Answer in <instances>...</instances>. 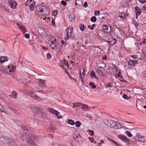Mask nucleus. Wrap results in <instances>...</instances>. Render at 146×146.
Listing matches in <instances>:
<instances>
[{
	"mask_svg": "<svg viewBox=\"0 0 146 146\" xmlns=\"http://www.w3.org/2000/svg\"><path fill=\"white\" fill-rule=\"evenodd\" d=\"M82 105L81 103L80 102L74 103L73 104V108H74L75 107H79Z\"/></svg>",
	"mask_w": 146,
	"mask_h": 146,
	"instance_id": "4be33fe9",
	"label": "nucleus"
},
{
	"mask_svg": "<svg viewBox=\"0 0 146 146\" xmlns=\"http://www.w3.org/2000/svg\"><path fill=\"white\" fill-rule=\"evenodd\" d=\"M30 97L32 98L35 99L38 101L41 100V99L38 96L35 92H32L30 93Z\"/></svg>",
	"mask_w": 146,
	"mask_h": 146,
	"instance_id": "39448f33",
	"label": "nucleus"
},
{
	"mask_svg": "<svg viewBox=\"0 0 146 146\" xmlns=\"http://www.w3.org/2000/svg\"><path fill=\"white\" fill-rule=\"evenodd\" d=\"M68 124L72 125H74L75 124L74 121L72 119H69L68 122Z\"/></svg>",
	"mask_w": 146,
	"mask_h": 146,
	"instance_id": "7c9ffc66",
	"label": "nucleus"
},
{
	"mask_svg": "<svg viewBox=\"0 0 146 146\" xmlns=\"http://www.w3.org/2000/svg\"><path fill=\"white\" fill-rule=\"evenodd\" d=\"M119 16L121 19H123L125 17V14L124 13H119Z\"/></svg>",
	"mask_w": 146,
	"mask_h": 146,
	"instance_id": "c9c22d12",
	"label": "nucleus"
},
{
	"mask_svg": "<svg viewBox=\"0 0 146 146\" xmlns=\"http://www.w3.org/2000/svg\"><path fill=\"white\" fill-rule=\"evenodd\" d=\"M31 47L35 51H38V50L36 49V48L35 47V46L32 45L31 46Z\"/></svg>",
	"mask_w": 146,
	"mask_h": 146,
	"instance_id": "603ef678",
	"label": "nucleus"
},
{
	"mask_svg": "<svg viewBox=\"0 0 146 146\" xmlns=\"http://www.w3.org/2000/svg\"><path fill=\"white\" fill-rule=\"evenodd\" d=\"M97 66L100 68H104L106 67L105 64L102 62H100L97 64Z\"/></svg>",
	"mask_w": 146,
	"mask_h": 146,
	"instance_id": "dca6fc26",
	"label": "nucleus"
},
{
	"mask_svg": "<svg viewBox=\"0 0 146 146\" xmlns=\"http://www.w3.org/2000/svg\"><path fill=\"white\" fill-rule=\"evenodd\" d=\"M35 2H33L30 6V9L31 11H33L34 10V7L35 5Z\"/></svg>",
	"mask_w": 146,
	"mask_h": 146,
	"instance_id": "b1692460",
	"label": "nucleus"
},
{
	"mask_svg": "<svg viewBox=\"0 0 146 146\" xmlns=\"http://www.w3.org/2000/svg\"><path fill=\"white\" fill-rule=\"evenodd\" d=\"M21 138L23 142H27L28 144L33 146L36 145L35 142L38 141L37 137L33 135L23 134Z\"/></svg>",
	"mask_w": 146,
	"mask_h": 146,
	"instance_id": "f257e3e1",
	"label": "nucleus"
},
{
	"mask_svg": "<svg viewBox=\"0 0 146 146\" xmlns=\"http://www.w3.org/2000/svg\"><path fill=\"white\" fill-rule=\"evenodd\" d=\"M9 5L11 8L13 9H15L16 8L17 3L15 1L12 0H9L8 1Z\"/></svg>",
	"mask_w": 146,
	"mask_h": 146,
	"instance_id": "6e6552de",
	"label": "nucleus"
},
{
	"mask_svg": "<svg viewBox=\"0 0 146 146\" xmlns=\"http://www.w3.org/2000/svg\"><path fill=\"white\" fill-rule=\"evenodd\" d=\"M22 128L23 130H24L25 131L26 130H28L27 127L25 126H22Z\"/></svg>",
	"mask_w": 146,
	"mask_h": 146,
	"instance_id": "6e6d98bb",
	"label": "nucleus"
},
{
	"mask_svg": "<svg viewBox=\"0 0 146 146\" xmlns=\"http://www.w3.org/2000/svg\"><path fill=\"white\" fill-rule=\"evenodd\" d=\"M100 13V12L99 10H96L94 11V15L96 16L99 15Z\"/></svg>",
	"mask_w": 146,
	"mask_h": 146,
	"instance_id": "37998d69",
	"label": "nucleus"
},
{
	"mask_svg": "<svg viewBox=\"0 0 146 146\" xmlns=\"http://www.w3.org/2000/svg\"><path fill=\"white\" fill-rule=\"evenodd\" d=\"M69 17L70 22H72L74 17V15L73 14H70Z\"/></svg>",
	"mask_w": 146,
	"mask_h": 146,
	"instance_id": "a878e982",
	"label": "nucleus"
},
{
	"mask_svg": "<svg viewBox=\"0 0 146 146\" xmlns=\"http://www.w3.org/2000/svg\"><path fill=\"white\" fill-rule=\"evenodd\" d=\"M57 43L56 42V39L53 41H52L50 42V43L49 44L50 45H51L52 44H53L56 43Z\"/></svg>",
	"mask_w": 146,
	"mask_h": 146,
	"instance_id": "58836bf2",
	"label": "nucleus"
},
{
	"mask_svg": "<svg viewBox=\"0 0 146 146\" xmlns=\"http://www.w3.org/2000/svg\"><path fill=\"white\" fill-rule=\"evenodd\" d=\"M89 85L92 89H95L96 88V86L94 85L93 82H91L89 83Z\"/></svg>",
	"mask_w": 146,
	"mask_h": 146,
	"instance_id": "473e14b6",
	"label": "nucleus"
},
{
	"mask_svg": "<svg viewBox=\"0 0 146 146\" xmlns=\"http://www.w3.org/2000/svg\"><path fill=\"white\" fill-rule=\"evenodd\" d=\"M110 32H109L108 31H107V32L108 33V36H111L113 35V34H114L113 31H111V30H110Z\"/></svg>",
	"mask_w": 146,
	"mask_h": 146,
	"instance_id": "e433bc0d",
	"label": "nucleus"
},
{
	"mask_svg": "<svg viewBox=\"0 0 146 146\" xmlns=\"http://www.w3.org/2000/svg\"><path fill=\"white\" fill-rule=\"evenodd\" d=\"M42 7V6L41 5L37 6L35 7L36 13L38 15H40L41 14L40 13L42 12L43 9Z\"/></svg>",
	"mask_w": 146,
	"mask_h": 146,
	"instance_id": "423d86ee",
	"label": "nucleus"
},
{
	"mask_svg": "<svg viewBox=\"0 0 146 146\" xmlns=\"http://www.w3.org/2000/svg\"><path fill=\"white\" fill-rule=\"evenodd\" d=\"M62 65L61 67L65 70V72L68 74L67 71V69L68 68L69 66L68 63L67 62L65 59H64L62 62Z\"/></svg>",
	"mask_w": 146,
	"mask_h": 146,
	"instance_id": "7ed1b4c3",
	"label": "nucleus"
},
{
	"mask_svg": "<svg viewBox=\"0 0 146 146\" xmlns=\"http://www.w3.org/2000/svg\"><path fill=\"white\" fill-rule=\"evenodd\" d=\"M12 94L14 96V98H17V94L15 91H13L12 92Z\"/></svg>",
	"mask_w": 146,
	"mask_h": 146,
	"instance_id": "49530a36",
	"label": "nucleus"
},
{
	"mask_svg": "<svg viewBox=\"0 0 146 146\" xmlns=\"http://www.w3.org/2000/svg\"><path fill=\"white\" fill-rule=\"evenodd\" d=\"M102 28L103 29L105 30H108V26L107 25H103L102 27Z\"/></svg>",
	"mask_w": 146,
	"mask_h": 146,
	"instance_id": "4c0bfd02",
	"label": "nucleus"
},
{
	"mask_svg": "<svg viewBox=\"0 0 146 146\" xmlns=\"http://www.w3.org/2000/svg\"><path fill=\"white\" fill-rule=\"evenodd\" d=\"M61 42L62 43V45H64L65 46H66V42H64V41L63 40H62L61 41Z\"/></svg>",
	"mask_w": 146,
	"mask_h": 146,
	"instance_id": "69168bd1",
	"label": "nucleus"
},
{
	"mask_svg": "<svg viewBox=\"0 0 146 146\" xmlns=\"http://www.w3.org/2000/svg\"><path fill=\"white\" fill-rule=\"evenodd\" d=\"M58 13V11L57 10L54 11L53 12V15L55 16Z\"/></svg>",
	"mask_w": 146,
	"mask_h": 146,
	"instance_id": "5fc2aeb1",
	"label": "nucleus"
},
{
	"mask_svg": "<svg viewBox=\"0 0 146 146\" xmlns=\"http://www.w3.org/2000/svg\"><path fill=\"white\" fill-rule=\"evenodd\" d=\"M86 116L87 117L90 118V120H92V117L91 116H89V115L88 114L87 115H86Z\"/></svg>",
	"mask_w": 146,
	"mask_h": 146,
	"instance_id": "e2e57ef3",
	"label": "nucleus"
},
{
	"mask_svg": "<svg viewBox=\"0 0 146 146\" xmlns=\"http://www.w3.org/2000/svg\"><path fill=\"white\" fill-rule=\"evenodd\" d=\"M6 68V66H4L2 65H0V71H2V72H3V70H5Z\"/></svg>",
	"mask_w": 146,
	"mask_h": 146,
	"instance_id": "2f4dec72",
	"label": "nucleus"
},
{
	"mask_svg": "<svg viewBox=\"0 0 146 146\" xmlns=\"http://www.w3.org/2000/svg\"><path fill=\"white\" fill-rule=\"evenodd\" d=\"M142 9L143 10L146 11V4L143 7Z\"/></svg>",
	"mask_w": 146,
	"mask_h": 146,
	"instance_id": "13d9d810",
	"label": "nucleus"
},
{
	"mask_svg": "<svg viewBox=\"0 0 146 146\" xmlns=\"http://www.w3.org/2000/svg\"><path fill=\"white\" fill-rule=\"evenodd\" d=\"M135 11L136 15H139L141 14V9L138 8V7H135Z\"/></svg>",
	"mask_w": 146,
	"mask_h": 146,
	"instance_id": "a211bd4d",
	"label": "nucleus"
},
{
	"mask_svg": "<svg viewBox=\"0 0 146 146\" xmlns=\"http://www.w3.org/2000/svg\"><path fill=\"white\" fill-rule=\"evenodd\" d=\"M50 128L52 130H54L55 129V127L54 126L51 125L50 126Z\"/></svg>",
	"mask_w": 146,
	"mask_h": 146,
	"instance_id": "774afa93",
	"label": "nucleus"
},
{
	"mask_svg": "<svg viewBox=\"0 0 146 146\" xmlns=\"http://www.w3.org/2000/svg\"><path fill=\"white\" fill-rule=\"evenodd\" d=\"M79 28L82 31H83L85 29V27L83 24H81L79 25Z\"/></svg>",
	"mask_w": 146,
	"mask_h": 146,
	"instance_id": "bb28decb",
	"label": "nucleus"
},
{
	"mask_svg": "<svg viewBox=\"0 0 146 146\" xmlns=\"http://www.w3.org/2000/svg\"><path fill=\"white\" fill-rule=\"evenodd\" d=\"M89 134L91 136H93L94 135V131H92L91 130H89Z\"/></svg>",
	"mask_w": 146,
	"mask_h": 146,
	"instance_id": "a18cd8bd",
	"label": "nucleus"
},
{
	"mask_svg": "<svg viewBox=\"0 0 146 146\" xmlns=\"http://www.w3.org/2000/svg\"><path fill=\"white\" fill-rule=\"evenodd\" d=\"M82 109L84 111H87L89 110L88 106L87 105L82 104Z\"/></svg>",
	"mask_w": 146,
	"mask_h": 146,
	"instance_id": "412c9836",
	"label": "nucleus"
},
{
	"mask_svg": "<svg viewBox=\"0 0 146 146\" xmlns=\"http://www.w3.org/2000/svg\"><path fill=\"white\" fill-rule=\"evenodd\" d=\"M51 55L50 53H48L47 54V59H50L51 57Z\"/></svg>",
	"mask_w": 146,
	"mask_h": 146,
	"instance_id": "8fccbe9b",
	"label": "nucleus"
},
{
	"mask_svg": "<svg viewBox=\"0 0 146 146\" xmlns=\"http://www.w3.org/2000/svg\"><path fill=\"white\" fill-rule=\"evenodd\" d=\"M143 44H146V39H144L142 42L140 43V44L141 45H143Z\"/></svg>",
	"mask_w": 146,
	"mask_h": 146,
	"instance_id": "09e8293b",
	"label": "nucleus"
},
{
	"mask_svg": "<svg viewBox=\"0 0 146 146\" xmlns=\"http://www.w3.org/2000/svg\"><path fill=\"white\" fill-rule=\"evenodd\" d=\"M16 144L15 142L11 139V141L9 143V146H16Z\"/></svg>",
	"mask_w": 146,
	"mask_h": 146,
	"instance_id": "393cba45",
	"label": "nucleus"
},
{
	"mask_svg": "<svg viewBox=\"0 0 146 146\" xmlns=\"http://www.w3.org/2000/svg\"><path fill=\"white\" fill-rule=\"evenodd\" d=\"M125 133L129 137H131L132 136V134L129 131H125Z\"/></svg>",
	"mask_w": 146,
	"mask_h": 146,
	"instance_id": "f704fd0d",
	"label": "nucleus"
},
{
	"mask_svg": "<svg viewBox=\"0 0 146 146\" xmlns=\"http://www.w3.org/2000/svg\"><path fill=\"white\" fill-rule=\"evenodd\" d=\"M96 72L100 76H102V75H103V73L99 69H97Z\"/></svg>",
	"mask_w": 146,
	"mask_h": 146,
	"instance_id": "ea45409f",
	"label": "nucleus"
},
{
	"mask_svg": "<svg viewBox=\"0 0 146 146\" xmlns=\"http://www.w3.org/2000/svg\"><path fill=\"white\" fill-rule=\"evenodd\" d=\"M116 76L117 78H119L122 79H123V77L121 75V73L120 71L117 74H116Z\"/></svg>",
	"mask_w": 146,
	"mask_h": 146,
	"instance_id": "c756f323",
	"label": "nucleus"
},
{
	"mask_svg": "<svg viewBox=\"0 0 146 146\" xmlns=\"http://www.w3.org/2000/svg\"><path fill=\"white\" fill-rule=\"evenodd\" d=\"M36 113L38 114V115L39 116H41L42 115V113L41 111L39 110H38L36 111Z\"/></svg>",
	"mask_w": 146,
	"mask_h": 146,
	"instance_id": "a19ab883",
	"label": "nucleus"
},
{
	"mask_svg": "<svg viewBox=\"0 0 146 146\" xmlns=\"http://www.w3.org/2000/svg\"><path fill=\"white\" fill-rule=\"evenodd\" d=\"M104 123L108 127L115 129H119L121 127V124L111 119H104Z\"/></svg>",
	"mask_w": 146,
	"mask_h": 146,
	"instance_id": "f03ea898",
	"label": "nucleus"
},
{
	"mask_svg": "<svg viewBox=\"0 0 146 146\" xmlns=\"http://www.w3.org/2000/svg\"><path fill=\"white\" fill-rule=\"evenodd\" d=\"M83 7H86L88 5V4L87 2H86L84 3V4L83 5Z\"/></svg>",
	"mask_w": 146,
	"mask_h": 146,
	"instance_id": "bf43d9fd",
	"label": "nucleus"
},
{
	"mask_svg": "<svg viewBox=\"0 0 146 146\" xmlns=\"http://www.w3.org/2000/svg\"><path fill=\"white\" fill-rule=\"evenodd\" d=\"M50 46L51 48L53 50H56L59 47V44L58 43H57L53 44H52Z\"/></svg>",
	"mask_w": 146,
	"mask_h": 146,
	"instance_id": "6ab92c4d",
	"label": "nucleus"
},
{
	"mask_svg": "<svg viewBox=\"0 0 146 146\" xmlns=\"http://www.w3.org/2000/svg\"><path fill=\"white\" fill-rule=\"evenodd\" d=\"M136 63H137L136 61L130 60L128 62V67L129 68H131L133 66H134L135 64Z\"/></svg>",
	"mask_w": 146,
	"mask_h": 146,
	"instance_id": "ddd939ff",
	"label": "nucleus"
},
{
	"mask_svg": "<svg viewBox=\"0 0 146 146\" xmlns=\"http://www.w3.org/2000/svg\"><path fill=\"white\" fill-rule=\"evenodd\" d=\"M107 87H112L113 86V84L112 83H108L106 85Z\"/></svg>",
	"mask_w": 146,
	"mask_h": 146,
	"instance_id": "de8ad7c7",
	"label": "nucleus"
},
{
	"mask_svg": "<svg viewBox=\"0 0 146 146\" xmlns=\"http://www.w3.org/2000/svg\"><path fill=\"white\" fill-rule=\"evenodd\" d=\"M16 25L19 27V28L21 29L23 34H24L26 32V30L25 27L23 25H21V24H18V23H17Z\"/></svg>",
	"mask_w": 146,
	"mask_h": 146,
	"instance_id": "4468645a",
	"label": "nucleus"
},
{
	"mask_svg": "<svg viewBox=\"0 0 146 146\" xmlns=\"http://www.w3.org/2000/svg\"><path fill=\"white\" fill-rule=\"evenodd\" d=\"M7 57L5 56H1L0 58V63L2 64L5 61H7Z\"/></svg>",
	"mask_w": 146,
	"mask_h": 146,
	"instance_id": "f3484780",
	"label": "nucleus"
},
{
	"mask_svg": "<svg viewBox=\"0 0 146 146\" xmlns=\"http://www.w3.org/2000/svg\"><path fill=\"white\" fill-rule=\"evenodd\" d=\"M133 24L135 25V26L136 28L138 27H139L138 24L135 20H133Z\"/></svg>",
	"mask_w": 146,
	"mask_h": 146,
	"instance_id": "c03bdc74",
	"label": "nucleus"
},
{
	"mask_svg": "<svg viewBox=\"0 0 146 146\" xmlns=\"http://www.w3.org/2000/svg\"><path fill=\"white\" fill-rule=\"evenodd\" d=\"M52 23L53 26H54L55 25V20H53L52 21Z\"/></svg>",
	"mask_w": 146,
	"mask_h": 146,
	"instance_id": "0e129e2a",
	"label": "nucleus"
},
{
	"mask_svg": "<svg viewBox=\"0 0 146 146\" xmlns=\"http://www.w3.org/2000/svg\"><path fill=\"white\" fill-rule=\"evenodd\" d=\"M90 76L92 78H94L96 79L97 80H98V79L97 77L96 76L95 73L93 72V71H92L91 72Z\"/></svg>",
	"mask_w": 146,
	"mask_h": 146,
	"instance_id": "5701e85b",
	"label": "nucleus"
},
{
	"mask_svg": "<svg viewBox=\"0 0 146 146\" xmlns=\"http://www.w3.org/2000/svg\"><path fill=\"white\" fill-rule=\"evenodd\" d=\"M72 29L69 27L66 30L67 33V36H70L72 33Z\"/></svg>",
	"mask_w": 146,
	"mask_h": 146,
	"instance_id": "2eb2a0df",
	"label": "nucleus"
},
{
	"mask_svg": "<svg viewBox=\"0 0 146 146\" xmlns=\"http://www.w3.org/2000/svg\"><path fill=\"white\" fill-rule=\"evenodd\" d=\"M122 138L123 139L121 141L126 143L129 142V140L127 139V137L125 136L123 137H122Z\"/></svg>",
	"mask_w": 146,
	"mask_h": 146,
	"instance_id": "cd10ccee",
	"label": "nucleus"
},
{
	"mask_svg": "<svg viewBox=\"0 0 146 146\" xmlns=\"http://www.w3.org/2000/svg\"><path fill=\"white\" fill-rule=\"evenodd\" d=\"M38 32L39 34L42 36H47V34L46 33L45 30L42 28H41L39 29Z\"/></svg>",
	"mask_w": 146,
	"mask_h": 146,
	"instance_id": "9d476101",
	"label": "nucleus"
},
{
	"mask_svg": "<svg viewBox=\"0 0 146 146\" xmlns=\"http://www.w3.org/2000/svg\"><path fill=\"white\" fill-rule=\"evenodd\" d=\"M138 1L141 3H144L146 2V0H139Z\"/></svg>",
	"mask_w": 146,
	"mask_h": 146,
	"instance_id": "864d4df0",
	"label": "nucleus"
},
{
	"mask_svg": "<svg viewBox=\"0 0 146 146\" xmlns=\"http://www.w3.org/2000/svg\"><path fill=\"white\" fill-rule=\"evenodd\" d=\"M136 135L138 139H140L139 140L140 142L143 143L146 142V138L145 136L141 135L139 133H137Z\"/></svg>",
	"mask_w": 146,
	"mask_h": 146,
	"instance_id": "0eeeda50",
	"label": "nucleus"
},
{
	"mask_svg": "<svg viewBox=\"0 0 146 146\" xmlns=\"http://www.w3.org/2000/svg\"><path fill=\"white\" fill-rule=\"evenodd\" d=\"M39 82L40 83L42 84L43 85L45 84V81L44 80L40 79H39Z\"/></svg>",
	"mask_w": 146,
	"mask_h": 146,
	"instance_id": "79ce46f5",
	"label": "nucleus"
},
{
	"mask_svg": "<svg viewBox=\"0 0 146 146\" xmlns=\"http://www.w3.org/2000/svg\"><path fill=\"white\" fill-rule=\"evenodd\" d=\"M62 5L66 6V3L64 1H62L61 2Z\"/></svg>",
	"mask_w": 146,
	"mask_h": 146,
	"instance_id": "4d7b16f0",
	"label": "nucleus"
},
{
	"mask_svg": "<svg viewBox=\"0 0 146 146\" xmlns=\"http://www.w3.org/2000/svg\"><path fill=\"white\" fill-rule=\"evenodd\" d=\"M11 139L7 137H3L2 139V142L6 146H9V143Z\"/></svg>",
	"mask_w": 146,
	"mask_h": 146,
	"instance_id": "20e7f679",
	"label": "nucleus"
},
{
	"mask_svg": "<svg viewBox=\"0 0 146 146\" xmlns=\"http://www.w3.org/2000/svg\"><path fill=\"white\" fill-rule=\"evenodd\" d=\"M123 97L124 99H127V96L125 94H123Z\"/></svg>",
	"mask_w": 146,
	"mask_h": 146,
	"instance_id": "680f3d73",
	"label": "nucleus"
},
{
	"mask_svg": "<svg viewBox=\"0 0 146 146\" xmlns=\"http://www.w3.org/2000/svg\"><path fill=\"white\" fill-rule=\"evenodd\" d=\"M107 42L110 43L111 46H113L117 42V40L115 38H113V37L110 39H108Z\"/></svg>",
	"mask_w": 146,
	"mask_h": 146,
	"instance_id": "f8f14e48",
	"label": "nucleus"
},
{
	"mask_svg": "<svg viewBox=\"0 0 146 146\" xmlns=\"http://www.w3.org/2000/svg\"><path fill=\"white\" fill-rule=\"evenodd\" d=\"M125 136L121 135H118L117 137L119 138L121 140H122L123 139L122 137H123Z\"/></svg>",
	"mask_w": 146,
	"mask_h": 146,
	"instance_id": "3c124183",
	"label": "nucleus"
},
{
	"mask_svg": "<svg viewBox=\"0 0 146 146\" xmlns=\"http://www.w3.org/2000/svg\"><path fill=\"white\" fill-rule=\"evenodd\" d=\"M90 20L92 22H95L97 20L96 17L94 16H93L90 18Z\"/></svg>",
	"mask_w": 146,
	"mask_h": 146,
	"instance_id": "72a5a7b5",
	"label": "nucleus"
},
{
	"mask_svg": "<svg viewBox=\"0 0 146 146\" xmlns=\"http://www.w3.org/2000/svg\"><path fill=\"white\" fill-rule=\"evenodd\" d=\"M7 68L9 70V72H12L14 71V69L15 68V67L14 66L13 64H11L10 66H8Z\"/></svg>",
	"mask_w": 146,
	"mask_h": 146,
	"instance_id": "aec40b11",
	"label": "nucleus"
},
{
	"mask_svg": "<svg viewBox=\"0 0 146 146\" xmlns=\"http://www.w3.org/2000/svg\"><path fill=\"white\" fill-rule=\"evenodd\" d=\"M89 140L91 141V142L92 143L93 142L94 140V139L93 137H89L88 138Z\"/></svg>",
	"mask_w": 146,
	"mask_h": 146,
	"instance_id": "052dcab7",
	"label": "nucleus"
},
{
	"mask_svg": "<svg viewBox=\"0 0 146 146\" xmlns=\"http://www.w3.org/2000/svg\"><path fill=\"white\" fill-rule=\"evenodd\" d=\"M75 123V126L77 127H79L81 125V122L79 121H76Z\"/></svg>",
	"mask_w": 146,
	"mask_h": 146,
	"instance_id": "c85d7f7f",
	"label": "nucleus"
},
{
	"mask_svg": "<svg viewBox=\"0 0 146 146\" xmlns=\"http://www.w3.org/2000/svg\"><path fill=\"white\" fill-rule=\"evenodd\" d=\"M131 56L133 57L135 59L138 57V56L137 55H132Z\"/></svg>",
	"mask_w": 146,
	"mask_h": 146,
	"instance_id": "338daca9",
	"label": "nucleus"
},
{
	"mask_svg": "<svg viewBox=\"0 0 146 146\" xmlns=\"http://www.w3.org/2000/svg\"><path fill=\"white\" fill-rule=\"evenodd\" d=\"M73 137L77 141L79 142V140L81 139V136L79 133L77 131H75L73 134Z\"/></svg>",
	"mask_w": 146,
	"mask_h": 146,
	"instance_id": "9b49d317",
	"label": "nucleus"
},
{
	"mask_svg": "<svg viewBox=\"0 0 146 146\" xmlns=\"http://www.w3.org/2000/svg\"><path fill=\"white\" fill-rule=\"evenodd\" d=\"M47 110L52 113L54 114L56 116L58 115L59 112L57 111L54 109L52 108H48Z\"/></svg>",
	"mask_w": 146,
	"mask_h": 146,
	"instance_id": "1a4fd4ad",
	"label": "nucleus"
}]
</instances>
